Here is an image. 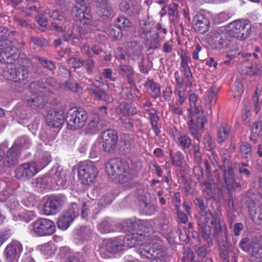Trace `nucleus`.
Returning a JSON list of instances; mask_svg holds the SVG:
<instances>
[{"label": "nucleus", "mask_w": 262, "mask_h": 262, "mask_svg": "<svg viewBox=\"0 0 262 262\" xmlns=\"http://www.w3.org/2000/svg\"><path fill=\"white\" fill-rule=\"evenodd\" d=\"M183 69L184 75L186 79V86L190 87L192 85L193 79L192 78V74L190 69L188 66V63H184L181 64Z\"/></svg>", "instance_id": "obj_44"}, {"label": "nucleus", "mask_w": 262, "mask_h": 262, "mask_svg": "<svg viewBox=\"0 0 262 262\" xmlns=\"http://www.w3.org/2000/svg\"><path fill=\"white\" fill-rule=\"evenodd\" d=\"M97 7L103 19L112 17L114 12L111 5L107 0H97Z\"/></svg>", "instance_id": "obj_27"}, {"label": "nucleus", "mask_w": 262, "mask_h": 262, "mask_svg": "<svg viewBox=\"0 0 262 262\" xmlns=\"http://www.w3.org/2000/svg\"><path fill=\"white\" fill-rule=\"evenodd\" d=\"M221 169L223 171V177L225 187L228 191L241 188L240 182L243 180L241 176L236 175L234 169L231 166L226 167L224 166Z\"/></svg>", "instance_id": "obj_13"}, {"label": "nucleus", "mask_w": 262, "mask_h": 262, "mask_svg": "<svg viewBox=\"0 0 262 262\" xmlns=\"http://www.w3.org/2000/svg\"><path fill=\"white\" fill-rule=\"evenodd\" d=\"M68 62L74 69H78L83 64V60L77 57L70 58Z\"/></svg>", "instance_id": "obj_64"}, {"label": "nucleus", "mask_w": 262, "mask_h": 262, "mask_svg": "<svg viewBox=\"0 0 262 262\" xmlns=\"http://www.w3.org/2000/svg\"><path fill=\"white\" fill-rule=\"evenodd\" d=\"M28 105L33 108L38 110L44 107L47 102L46 97L34 95L30 98L26 99Z\"/></svg>", "instance_id": "obj_31"}, {"label": "nucleus", "mask_w": 262, "mask_h": 262, "mask_svg": "<svg viewBox=\"0 0 262 262\" xmlns=\"http://www.w3.org/2000/svg\"><path fill=\"white\" fill-rule=\"evenodd\" d=\"M202 191L207 200H210L213 198L214 193L213 186L214 181L213 178H206L204 182L200 184Z\"/></svg>", "instance_id": "obj_29"}, {"label": "nucleus", "mask_w": 262, "mask_h": 262, "mask_svg": "<svg viewBox=\"0 0 262 262\" xmlns=\"http://www.w3.org/2000/svg\"><path fill=\"white\" fill-rule=\"evenodd\" d=\"M139 205L143 213L146 215L153 214L156 211V207L148 202L147 200L140 199Z\"/></svg>", "instance_id": "obj_39"}, {"label": "nucleus", "mask_w": 262, "mask_h": 262, "mask_svg": "<svg viewBox=\"0 0 262 262\" xmlns=\"http://www.w3.org/2000/svg\"><path fill=\"white\" fill-rule=\"evenodd\" d=\"M98 229L102 233H110L114 231L112 223L106 219L98 225Z\"/></svg>", "instance_id": "obj_43"}, {"label": "nucleus", "mask_w": 262, "mask_h": 262, "mask_svg": "<svg viewBox=\"0 0 262 262\" xmlns=\"http://www.w3.org/2000/svg\"><path fill=\"white\" fill-rule=\"evenodd\" d=\"M220 247V256L223 262H229V249L228 234L214 239Z\"/></svg>", "instance_id": "obj_25"}, {"label": "nucleus", "mask_w": 262, "mask_h": 262, "mask_svg": "<svg viewBox=\"0 0 262 262\" xmlns=\"http://www.w3.org/2000/svg\"><path fill=\"white\" fill-rule=\"evenodd\" d=\"M122 231L134 232L136 230L143 231L144 232L153 233L154 228L151 222L141 220L127 219L123 221L119 226Z\"/></svg>", "instance_id": "obj_10"}, {"label": "nucleus", "mask_w": 262, "mask_h": 262, "mask_svg": "<svg viewBox=\"0 0 262 262\" xmlns=\"http://www.w3.org/2000/svg\"><path fill=\"white\" fill-rule=\"evenodd\" d=\"M150 119V124L151 125L152 129L154 130L155 134L157 136L160 133V130L158 127V121L159 120V118L158 116H157L153 112L150 113V115L149 117Z\"/></svg>", "instance_id": "obj_52"}, {"label": "nucleus", "mask_w": 262, "mask_h": 262, "mask_svg": "<svg viewBox=\"0 0 262 262\" xmlns=\"http://www.w3.org/2000/svg\"><path fill=\"white\" fill-rule=\"evenodd\" d=\"M231 25L234 40L235 38L239 40L245 39L250 35L251 25L249 20H236Z\"/></svg>", "instance_id": "obj_16"}, {"label": "nucleus", "mask_w": 262, "mask_h": 262, "mask_svg": "<svg viewBox=\"0 0 262 262\" xmlns=\"http://www.w3.org/2000/svg\"><path fill=\"white\" fill-rule=\"evenodd\" d=\"M105 171L112 180L118 179L122 184L128 182L133 179L128 165L118 159L110 160L105 164Z\"/></svg>", "instance_id": "obj_2"}, {"label": "nucleus", "mask_w": 262, "mask_h": 262, "mask_svg": "<svg viewBox=\"0 0 262 262\" xmlns=\"http://www.w3.org/2000/svg\"><path fill=\"white\" fill-rule=\"evenodd\" d=\"M50 29L58 33H64L62 39L64 41H73L76 38L73 31L70 29V23L68 21L62 22H53L51 23Z\"/></svg>", "instance_id": "obj_20"}, {"label": "nucleus", "mask_w": 262, "mask_h": 262, "mask_svg": "<svg viewBox=\"0 0 262 262\" xmlns=\"http://www.w3.org/2000/svg\"><path fill=\"white\" fill-rule=\"evenodd\" d=\"M53 182L58 186H63L66 183L67 179L64 174L59 171H56L53 176Z\"/></svg>", "instance_id": "obj_54"}, {"label": "nucleus", "mask_w": 262, "mask_h": 262, "mask_svg": "<svg viewBox=\"0 0 262 262\" xmlns=\"http://www.w3.org/2000/svg\"><path fill=\"white\" fill-rule=\"evenodd\" d=\"M123 244L121 240L117 238L110 239L105 242L99 249L100 254L104 258H109L110 253H114L122 250Z\"/></svg>", "instance_id": "obj_19"}, {"label": "nucleus", "mask_w": 262, "mask_h": 262, "mask_svg": "<svg viewBox=\"0 0 262 262\" xmlns=\"http://www.w3.org/2000/svg\"><path fill=\"white\" fill-rule=\"evenodd\" d=\"M232 91L234 93V97L238 99L244 92L243 83L239 80H235L232 85Z\"/></svg>", "instance_id": "obj_45"}, {"label": "nucleus", "mask_w": 262, "mask_h": 262, "mask_svg": "<svg viewBox=\"0 0 262 262\" xmlns=\"http://www.w3.org/2000/svg\"><path fill=\"white\" fill-rule=\"evenodd\" d=\"M70 215L69 213L66 212L59 217L57 223L59 228L66 230L69 227L71 223L74 221Z\"/></svg>", "instance_id": "obj_37"}, {"label": "nucleus", "mask_w": 262, "mask_h": 262, "mask_svg": "<svg viewBox=\"0 0 262 262\" xmlns=\"http://www.w3.org/2000/svg\"><path fill=\"white\" fill-rule=\"evenodd\" d=\"M194 259V254L189 247L184 248L183 256L182 257L183 262H192Z\"/></svg>", "instance_id": "obj_48"}, {"label": "nucleus", "mask_w": 262, "mask_h": 262, "mask_svg": "<svg viewBox=\"0 0 262 262\" xmlns=\"http://www.w3.org/2000/svg\"><path fill=\"white\" fill-rule=\"evenodd\" d=\"M234 38L225 30L217 28L210 33L208 42L213 49L221 50L230 47Z\"/></svg>", "instance_id": "obj_7"}, {"label": "nucleus", "mask_w": 262, "mask_h": 262, "mask_svg": "<svg viewBox=\"0 0 262 262\" xmlns=\"http://www.w3.org/2000/svg\"><path fill=\"white\" fill-rule=\"evenodd\" d=\"M16 60L12 62H5L7 63L8 65L6 70L3 73L4 76L14 82H24V84H26L30 74L31 63L27 59L21 58L20 60L23 64H20L19 67L15 68L13 63Z\"/></svg>", "instance_id": "obj_3"}, {"label": "nucleus", "mask_w": 262, "mask_h": 262, "mask_svg": "<svg viewBox=\"0 0 262 262\" xmlns=\"http://www.w3.org/2000/svg\"><path fill=\"white\" fill-rule=\"evenodd\" d=\"M119 120L121 121L122 124L124 126L128 129L133 128V122L132 119L129 116L128 114L126 115H122L121 116H118Z\"/></svg>", "instance_id": "obj_60"}, {"label": "nucleus", "mask_w": 262, "mask_h": 262, "mask_svg": "<svg viewBox=\"0 0 262 262\" xmlns=\"http://www.w3.org/2000/svg\"><path fill=\"white\" fill-rule=\"evenodd\" d=\"M64 121L65 116L63 111L51 109L48 111L46 121L49 126L54 128L60 127Z\"/></svg>", "instance_id": "obj_21"}, {"label": "nucleus", "mask_w": 262, "mask_h": 262, "mask_svg": "<svg viewBox=\"0 0 262 262\" xmlns=\"http://www.w3.org/2000/svg\"><path fill=\"white\" fill-rule=\"evenodd\" d=\"M252 243H251L249 238L243 237L239 244V247L244 251L249 252L251 248Z\"/></svg>", "instance_id": "obj_61"}, {"label": "nucleus", "mask_w": 262, "mask_h": 262, "mask_svg": "<svg viewBox=\"0 0 262 262\" xmlns=\"http://www.w3.org/2000/svg\"><path fill=\"white\" fill-rule=\"evenodd\" d=\"M101 145L105 152H111L116 148L118 141V135L114 129H107L103 131L101 135Z\"/></svg>", "instance_id": "obj_17"}, {"label": "nucleus", "mask_w": 262, "mask_h": 262, "mask_svg": "<svg viewBox=\"0 0 262 262\" xmlns=\"http://www.w3.org/2000/svg\"><path fill=\"white\" fill-rule=\"evenodd\" d=\"M145 86L150 89L151 92V96L156 98L160 95V88L159 84L155 82L152 80H148L145 84Z\"/></svg>", "instance_id": "obj_42"}, {"label": "nucleus", "mask_w": 262, "mask_h": 262, "mask_svg": "<svg viewBox=\"0 0 262 262\" xmlns=\"http://www.w3.org/2000/svg\"><path fill=\"white\" fill-rule=\"evenodd\" d=\"M218 88L215 85H212L209 90L206 99V105L209 108H211L216 102Z\"/></svg>", "instance_id": "obj_34"}, {"label": "nucleus", "mask_w": 262, "mask_h": 262, "mask_svg": "<svg viewBox=\"0 0 262 262\" xmlns=\"http://www.w3.org/2000/svg\"><path fill=\"white\" fill-rule=\"evenodd\" d=\"M202 216L204 217V222L200 220L198 223L199 231L202 238L208 244L212 243L211 237L212 228L214 239L219 238L228 234L227 229L224 225L221 224L217 213L213 214L211 211H210Z\"/></svg>", "instance_id": "obj_1"}, {"label": "nucleus", "mask_w": 262, "mask_h": 262, "mask_svg": "<svg viewBox=\"0 0 262 262\" xmlns=\"http://www.w3.org/2000/svg\"><path fill=\"white\" fill-rule=\"evenodd\" d=\"M253 145L248 142L245 141L240 145V152L242 157L244 159L251 158Z\"/></svg>", "instance_id": "obj_40"}, {"label": "nucleus", "mask_w": 262, "mask_h": 262, "mask_svg": "<svg viewBox=\"0 0 262 262\" xmlns=\"http://www.w3.org/2000/svg\"><path fill=\"white\" fill-rule=\"evenodd\" d=\"M66 202V197L61 194L50 196L44 204V213L46 215L56 214L61 210Z\"/></svg>", "instance_id": "obj_14"}, {"label": "nucleus", "mask_w": 262, "mask_h": 262, "mask_svg": "<svg viewBox=\"0 0 262 262\" xmlns=\"http://www.w3.org/2000/svg\"><path fill=\"white\" fill-rule=\"evenodd\" d=\"M104 124L98 116L94 117L91 120L86 127V132L90 134H95L102 129Z\"/></svg>", "instance_id": "obj_32"}, {"label": "nucleus", "mask_w": 262, "mask_h": 262, "mask_svg": "<svg viewBox=\"0 0 262 262\" xmlns=\"http://www.w3.org/2000/svg\"><path fill=\"white\" fill-rule=\"evenodd\" d=\"M21 154V150L18 147V144H13L8 149L3 159V164L5 166L10 167L16 165L19 161Z\"/></svg>", "instance_id": "obj_22"}, {"label": "nucleus", "mask_w": 262, "mask_h": 262, "mask_svg": "<svg viewBox=\"0 0 262 262\" xmlns=\"http://www.w3.org/2000/svg\"><path fill=\"white\" fill-rule=\"evenodd\" d=\"M37 172L36 164L33 161L22 163L19 165L15 170L16 178L21 181L28 180Z\"/></svg>", "instance_id": "obj_15"}, {"label": "nucleus", "mask_w": 262, "mask_h": 262, "mask_svg": "<svg viewBox=\"0 0 262 262\" xmlns=\"http://www.w3.org/2000/svg\"><path fill=\"white\" fill-rule=\"evenodd\" d=\"M117 71L119 75L127 78L130 85H135L133 79L135 72L132 67L126 64H120L117 68Z\"/></svg>", "instance_id": "obj_28"}, {"label": "nucleus", "mask_w": 262, "mask_h": 262, "mask_svg": "<svg viewBox=\"0 0 262 262\" xmlns=\"http://www.w3.org/2000/svg\"><path fill=\"white\" fill-rule=\"evenodd\" d=\"M138 252L142 258L152 259L149 262H167L161 258L166 255L165 248L158 242L141 244Z\"/></svg>", "instance_id": "obj_6"}, {"label": "nucleus", "mask_w": 262, "mask_h": 262, "mask_svg": "<svg viewBox=\"0 0 262 262\" xmlns=\"http://www.w3.org/2000/svg\"><path fill=\"white\" fill-rule=\"evenodd\" d=\"M151 233L144 232L143 231L136 230L127 234L124 238V243L129 248H132L140 244V243L148 237Z\"/></svg>", "instance_id": "obj_23"}, {"label": "nucleus", "mask_w": 262, "mask_h": 262, "mask_svg": "<svg viewBox=\"0 0 262 262\" xmlns=\"http://www.w3.org/2000/svg\"><path fill=\"white\" fill-rule=\"evenodd\" d=\"M66 87L71 91L78 94H81L82 92V88L77 83L71 80L67 81L66 83Z\"/></svg>", "instance_id": "obj_55"}, {"label": "nucleus", "mask_w": 262, "mask_h": 262, "mask_svg": "<svg viewBox=\"0 0 262 262\" xmlns=\"http://www.w3.org/2000/svg\"><path fill=\"white\" fill-rule=\"evenodd\" d=\"M116 23V26L120 30L129 27L131 25V22L128 18L122 16L117 18Z\"/></svg>", "instance_id": "obj_49"}, {"label": "nucleus", "mask_w": 262, "mask_h": 262, "mask_svg": "<svg viewBox=\"0 0 262 262\" xmlns=\"http://www.w3.org/2000/svg\"><path fill=\"white\" fill-rule=\"evenodd\" d=\"M205 148L210 151H214L215 147V142L212 140L210 135H205L203 138Z\"/></svg>", "instance_id": "obj_50"}, {"label": "nucleus", "mask_w": 262, "mask_h": 262, "mask_svg": "<svg viewBox=\"0 0 262 262\" xmlns=\"http://www.w3.org/2000/svg\"><path fill=\"white\" fill-rule=\"evenodd\" d=\"M87 73L89 74H92L94 72L95 69V62L91 59H88L83 60V64Z\"/></svg>", "instance_id": "obj_63"}, {"label": "nucleus", "mask_w": 262, "mask_h": 262, "mask_svg": "<svg viewBox=\"0 0 262 262\" xmlns=\"http://www.w3.org/2000/svg\"><path fill=\"white\" fill-rule=\"evenodd\" d=\"M210 248L209 245H204L202 246L196 247L195 251L198 256L204 258L210 252Z\"/></svg>", "instance_id": "obj_51"}, {"label": "nucleus", "mask_w": 262, "mask_h": 262, "mask_svg": "<svg viewBox=\"0 0 262 262\" xmlns=\"http://www.w3.org/2000/svg\"><path fill=\"white\" fill-rule=\"evenodd\" d=\"M8 30L0 26V62H12L18 59L19 53L11 40L6 39Z\"/></svg>", "instance_id": "obj_4"}, {"label": "nucleus", "mask_w": 262, "mask_h": 262, "mask_svg": "<svg viewBox=\"0 0 262 262\" xmlns=\"http://www.w3.org/2000/svg\"><path fill=\"white\" fill-rule=\"evenodd\" d=\"M30 90L34 95L36 96L42 95V96L47 97L49 93L46 86L41 82L37 81L30 83Z\"/></svg>", "instance_id": "obj_30"}, {"label": "nucleus", "mask_w": 262, "mask_h": 262, "mask_svg": "<svg viewBox=\"0 0 262 262\" xmlns=\"http://www.w3.org/2000/svg\"><path fill=\"white\" fill-rule=\"evenodd\" d=\"M18 144V147L21 150V148H28L31 145V141L27 137H23L17 139L13 144Z\"/></svg>", "instance_id": "obj_56"}, {"label": "nucleus", "mask_w": 262, "mask_h": 262, "mask_svg": "<svg viewBox=\"0 0 262 262\" xmlns=\"http://www.w3.org/2000/svg\"><path fill=\"white\" fill-rule=\"evenodd\" d=\"M78 173L81 183L84 185H89L96 178L98 172L94 163L86 161L79 163Z\"/></svg>", "instance_id": "obj_11"}, {"label": "nucleus", "mask_w": 262, "mask_h": 262, "mask_svg": "<svg viewBox=\"0 0 262 262\" xmlns=\"http://www.w3.org/2000/svg\"><path fill=\"white\" fill-rule=\"evenodd\" d=\"M130 105L123 101L121 102L116 108V113L118 116L129 114Z\"/></svg>", "instance_id": "obj_47"}, {"label": "nucleus", "mask_w": 262, "mask_h": 262, "mask_svg": "<svg viewBox=\"0 0 262 262\" xmlns=\"http://www.w3.org/2000/svg\"><path fill=\"white\" fill-rule=\"evenodd\" d=\"M251 254L256 258H262V243L258 241L252 242Z\"/></svg>", "instance_id": "obj_41"}, {"label": "nucleus", "mask_w": 262, "mask_h": 262, "mask_svg": "<svg viewBox=\"0 0 262 262\" xmlns=\"http://www.w3.org/2000/svg\"><path fill=\"white\" fill-rule=\"evenodd\" d=\"M23 249L21 244L17 241L9 243L4 251L6 262H17Z\"/></svg>", "instance_id": "obj_18"}, {"label": "nucleus", "mask_w": 262, "mask_h": 262, "mask_svg": "<svg viewBox=\"0 0 262 262\" xmlns=\"http://www.w3.org/2000/svg\"><path fill=\"white\" fill-rule=\"evenodd\" d=\"M31 232L37 236L50 235L56 230L54 223L48 219H39L32 224Z\"/></svg>", "instance_id": "obj_12"}, {"label": "nucleus", "mask_w": 262, "mask_h": 262, "mask_svg": "<svg viewBox=\"0 0 262 262\" xmlns=\"http://www.w3.org/2000/svg\"><path fill=\"white\" fill-rule=\"evenodd\" d=\"M106 33L111 37L119 39L122 37V33L119 29L116 30L114 27L110 26L106 29Z\"/></svg>", "instance_id": "obj_57"}, {"label": "nucleus", "mask_w": 262, "mask_h": 262, "mask_svg": "<svg viewBox=\"0 0 262 262\" xmlns=\"http://www.w3.org/2000/svg\"><path fill=\"white\" fill-rule=\"evenodd\" d=\"M88 118L86 112L82 108H71L67 112L65 121L69 129L75 130L84 126Z\"/></svg>", "instance_id": "obj_8"}, {"label": "nucleus", "mask_w": 262, "mask_h": 262, "mask_svg": "<svg viewBox=\"0 0 262 262\" xmlns=\"http://www.w3.org/2000/svg\"><path fill=\"white\" fill-rule=\"evenodd\" d=\"M176 143L182 149L185 150L191 146L192 140L189 136L183 134L177 138Z\"/></svg>", "instance_id": "obj_36"}, {"label": "nucleus", "mask_w": 262, "mask_h": 262, "mask_svg": "<svg viewBox=\"0 0 262 262\" xmlns=\"http://www.w3.org/2000/svg\"><path fill=\"white\" fill-rule=\"evenodd\" d=\"M248 167H249V165L248 163L241 162L238 166V175H240L242 177V175H244L247 178H249L251 175V172Z\"/></svg>", "instance_id": "obj_46"}, {"label": "nucleus", "mask_w": 262, "mask_h": 262, "mask_svg": "<svg viewBox=\"0 0 262 262\" xmlns=\"http://www.w3.org/2000/svg\"><path fill=\"white\" fill-rule=\"evenodd\" d=\"M193 28L195 31L201 34L208 32L210 22L208 17L202 14H196L193 19Z\"/></svg>", "instance_id": "obj_24"}, {"label": "nucleus", "mask_w": 262, "mask_h": 262, "mask_svg": "<svg viewBox=\"0 0 262 262\" xmlns=\"http://www.w3.org/2000/svg\"><path fill=\"white\" fill-rule=\"evenodd\" d=\"M194 112L191 119L188 121L189 130L193 137L200 142L204 132V124L207 122V118L201 106H193Z\"/></svg>", "instance_id": "obj_5"}, {"label": "nucleus", "mask_w": 262, "mask_h": 262, "mask_svg": "<svg viewBox=\"0 0 262 262\" xmlns=\"http://www.w3.org/2000/svg\"><path fill=\"white\" fill-rule=\"evenodd\" d=\"M103 85L105 88H104L103 91L101 92L99 99L103 100L107 103H111L113 101L114 99L112 96L105 90V89H108L109 86L107 84H103Z\"/></svg>", "instance_id": "obj_53"}, {"label": "nucleus", "mask_w": 262, "mask_h": 262, "mask_svg": "<svg viewBox=\"0 0 262 262\" xmlns=\"http://www.w3.org/2000/svg\"><path fill=\"white\" fill-rule=\"evenodd\" d=\"M75 14L77 20L79 21L78 31L80 35L86 34L91 32L92 26L91 19L92 15L90 7L88 6L82 7L76 9Z\"/></svg>", "instance_id": "obj_9"}, {"label": "nucleus", "mask_w": 262, "mask_h": 262, "mask_svg": "<svg viewBox=\"0 0 262 262\" xmlns=\"http://www.w3.org/2000/svg\"><path fill=\"white\" fill-rule=\"evenodd\" d=\"M160 221L159 223V228L162 231L166 230L168 228V221L167 215L165 213L162 212L160 216Z\"/></svg>", "instance_id": "obj_62"}, {"label": "nucleus", "mask_w": 262, "mask_h": 262, "mask_svg": "<svg viewBox=\"0 0 262 262\" xmlns=\"http://www.w3.org/2000/svg\"><path fill=\"white\" fill-rule=\"evenodd\" d=\"M193 202L194 205L199 209V213L202 216L208 213V211H210L209 209H207L208 203L207 201L205 202L204 197L197 196L193 200Z\"/></svg>", "instance_id": "obj_33"}, {"label": "nucleus", "mask_w": 262, "mask_h": 262, "mask_svg": "<svg viewBox=\"0 0 262 262\" xmlns=\"http://www.w3.org/2000/svg\"><path fill=\"white\" fill-rule=\"evenodd\" d=\"M230 131V126L226 123H222L218 130V142L221 143L226 140Z\"/></svg>", "instance_id": "obj_38"}, {"label": "nucleus", "mask_w": 262, "mask_h": 262, "mask_svg": "<svg viewBox=\"0 0 262 262\" xmlns=\"http://www.w3.org/2000/svg\"><path fill=\"white\" fill-rule=\"evenodd\" d=\"M248 211L254 222L262 225V204L251 200L248 203Z\"/></svg>", "instance_id": "obj_26"}, {"label": "nucleus", "mask_w": 262, "mask_h": 262, "mask_svg": "<svg viewBox=\"0 0 262 262\" xmlns=\"http://www.w3.org/2000/svg\"><path fill=\"white\" fill-rule=\"evenodd\" d=\"M30 41L33 45L39 47H44L48 44L47 40L42 37L31 36Z\"/></svg>", "instance_id": "obj_59"}, {"label": "nucleus", "mask_w": 262, "mask_h": 262, "mask_svg": "<svg viewBox=\"0 0 262 262\" xmlns=\"http://www.w3.org/2000/svg\"><path fill=\"white\" fill-rule=\"evenodd\" d=\"M169 156L172 164L180 168H184V157L180 151H178L174 155H173L172 150H170L169 151Z\"/></svg>", "instance_id": "obj_35"}, {"label": "nucleus", "mask_w": 262, "mask_h": 262, "mask_svg": "<svg viewBox=\"0 0 262 262\" xmlns=\"http://www.w3.org/2000/svg\"><path fill=\"white\" fill-rule=\"evenodd\" d=\"M140 6L137 3L132 2V5L129 6L127 13L132 17H136L139 13Z\"/></svg>", "instance_id": "obj_58"}]
</instances>
